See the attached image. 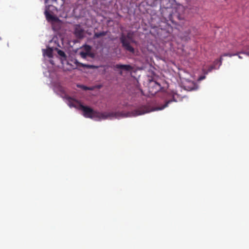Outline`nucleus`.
Returning a JSON list of instances; mask_svg holds the SVG:
<instances>
[{
  "mask_svg": "<svg viewBox=\"0 0 249 249\" xmlns=\"http://www.w3.org/2000/svg\"><path fill=\"white\" fill-rule=\"evenodd\" d=\"M45 15L48 20L53 21L56 20V18L53 15L50 14L49 11L47 10L45 12Z\"/></svg>",
  "mask_w": 249,
  "mask_h": 249,
  "instance_id": "1a4fd4ad",
  "label": "nucleus"
},
{
  "mask_svg": "<svg viewBox=\"0 0 249 249\" xmlns=\"http://www.w3.org/2000/svg\"><path fill=\"white\" fill-rule=\"evenodd\" d=\"M222 56H223L222 55V56L220 57V58L219 60H218V61H219V66H221V65H222V60H223V59H222Z\"/></svg>",
  "mask_w": 249,
  "mask_h": 249,
  "instance_id": "6ab92c4d",
  "label": "nucleus"
},
{
  "mask_svg": "<svg viewBox=\"0 0 249 249\" xmlns=\"http://www.w3.org/2000/svg\"><path fill=\"white\" fill-rule=\"evenodd\" d=\"M218 63H219L218 60H216L214 61L213 65L215 66Z\"/></svg>",
  "mask_w": 249,
  "mask_h": 249,
  "instance_id": "412c9836",
  "label": "nucleus"
},
{
  "mask_svg": "<svg viewBox=\"0 0 249 249\" xmlns=\"http://www.w3.org/2000/svg\"><path fill=\"white\" fill-rule=\"evenodd\" d=\"M147 87L149 93L151 95L156 94L161 88L160 85L154 77H151L148 79Z\"/></svg>",
  "mask_w": 249,
  "mask_h": 249,
  "instance_id": "7ed1b4c3",
  "label": "nucleus"
},
{
  "mask_svg": "<svg viewBox=\"0 0 249 249\" xmlns=\"http://www.w3.org/2000/svg\"><path fill=\"white\" fill-rule=\"evenodd\" d=\"M70 106L77 108L83 111L84 116L86 118L91 119L98 118L99 119H107L108 118H117L118 113L113 112H100L94 110L91 108L85 106L78 101L69 98Z\"/></svg>",
  "mask_w": 249,
  "mask_h": 249,
  "instance_id": "f257e3e1",
  "label": "nucleus"
},
{
  "mask_svg": "<svg viewBox=\"0 0 249 249\" xmlns=\"http://www.w3.org/2000/svg\"><path fill=\"white\" fill-rule=\"evenodd\" d=\"M114 68L127 71L133 70V67L130 65L117 64L114 66Z\"/></svg>",
  "mask_w": 249,
  "mask_h": 249,
  "instance_id": "423d86ee",
  "label": "nucleus"
},
{
  "mask_svg": "<svg viewBox=\"0 0 249 249\" xmlns=\"http://www.w3.org/2000/svg\"><path fill=\"white\" fill-rule=\"evenodd\" d=\"M57 53L63 59H66L67 56L65 54V53L61 50H57Z\"/></svg>",
  "mask_w": 249,
  "mask_h": 249,
  "instance_id": "9b49d317",
  "label": "nucleus"
},
{
  "mask_svg": "<svg viewBox=\"0 0 249 249\" xmlns=\"http://www.w3.org/2000/svg\"><path fill=\"white\" fill-rule=\"evenodd\" d=\"M215 66L214 65L210 66V68L208 69V71L209 72L211 71L213 69L215 68Z\"/></svg>",
  "mask_w": 249,
  "mask_h": 249,
  "instance_id": "f3484780",
  "label": "nucleus"
},
{
  "mask_svg": "<svg viewBox=\"0 0 249 249\" xmlns=\"http://www.w3.org/2000/svg\"><path fill=\"white\" fill-rule=\"evenodd\" d=\"M235 55H236V54L231 53H224L222 55V56L231 57V56Z\"/></svg>",
  "mask_w": 249,
  "mask_h": 249,
  "instance_id": "4468645a",
  "label": "nucleus"
},
{
  "mask_svg": "<svg viewBox=\"0 0 249 249\" xmlns=\"http://www.w3.org/2000/svg\"><path fill=\"white\" fill-rule=\"evenodd\" d=\"M120 41L122 44V46L126 51L133 54L135 53L134 48L130 45L126 36L123 35L120 38Z\"/></svg>",
  "mask_w": 249,
  "mask_h": 249,
  "instance_id": "39448f33",
  "label": "nucleus"
},
{
  "mask_svg": "<svg viewBox=\"0 0 249 249\" xmlns=\"http://www.w3.org/2000/svg\"><path fill=\"white\" fill-rule=\"evenodd\" d=\"M205 78V76H201V77H200L199 78V80H202L204 79Z\"/></svg>",
  "mask_w": 249,
  "mask_h": 249,
  "instance_id": "aec40b11",
  "label": "nucleus"
},
{
  "mask_svg": "<svg viewBox=\"0 0 249 249\" xmlns=\"http://www.w3.org/2000/svg\"><path fill=\"white\" fill-rule=\"evenodd\" d=\"M106 34H107V33L104 31L95 33L94 35V38H99L100 37L106 36Z\"/></svg>",
  "mask_w": 249,
  "mask_h": 249,
  "instance_id": "9d476101",
  "label": "nucleus"
},
{
  "mask_svg": "<svg viewBox=\"0 0 249 249\" xmlns=\"http://www.w3.org/2000/svg\"><path fill=\"white\" fill-rule=\"evenodd\" d=\"M215 66L214 65L210 66V68L208 69V71L209 72L211 71L213 69L215 68Z\"/></svg>",
  "mask_w": 249,
  "mask_h": 249,
  "instance_id": "a211bd4d",
  "label": "nucleus"
},
{
  "mask_svg": "<svg viewBox=\"0 0 249 249\" xmlns=\"http://www.w3.org/2000/svg\"><path fill=\"white\" fill-rule=\"evenodd\" d=\"M43 53L45 55H47L48 57L51 58L53 56V49L49 48L46 50H43Z\"/></svg>",
  "mask_w": 249,
  "mask_h": 249,
  "instance_id": "6e6552de",
  "label": "nucleus"
},
{
  "mask_svg": "<svg viewBox=\"0 0 249 249\" xmlns=\"http://www.w3.org/2000/svg\"><path fill=\"white\" fill-rule=\"evenodd\" d=\"M149 112L148 108L145 106H142L129 112L130 116H137Z\"/></svg>",
  "mask_w": 249,
  "mask_h": 249,
  "instance_id": "20e7f679",
  "label": "nucleus"
},
{
  "mask_svg": "<svg viewBox=\"0 0 249 249\" xmlns=\"http://www.w3.org/2000/svg\"><path fill=\"white\" fill-rule=\"evenodd\" d=\"M88 54H89V53H87V52H81L80 53V55H81V57L83 58H86L87 55Z\"/></svg>",
  "mask_w": 249,
  "mask_h": 249,
  "instance_id": "2eb2a0df",
  "label": "nucleus"
},
{
  "mask_svg": "<svg viewBox=\"0 0 249 249\" xmlns=\"http://www.w3.org/2000/svg\"><path fill=\"white\" fill-rule=\"evenodd\" d=\"M80 66H81L82 67H83L84 68H88V69H95V68H98L97 66H95L94 65L84 64H82V63H80Z\"/></svg>",
  "mask_w": 249,
  "mask_h": 249,
  "instance_id": "f8f14e48",
  "label": "nucleus"
},
{
  "mask_svg": "<svg viewBox=\"0 0 249 249\" xmlns=\"http://www.w3.org/2000/svg\"><path fill=\"white\" fill-rule=\"evenodd\" d=\"M184 7L182 5H178L172 9V12H170L168 18L173 23H179L184 20Z\"/></svg>",
  "mask_w": 249,
  "mask_h": 249,
  "instance_id": "f03ea898",
  "label": "nucleus"
},
{
  "mask_svg": "<svg viewBox=\"0 0 249 249\" xmlns=\"http://www.w3.org/2000/svg\"><path fill=\"white\" fill-rule=\"evenodd\" d=\"M173 101L176 102L177 101L175 99L174 95L172 96V98L171 99H169L167 100L165 102V104L164 105L163 108H164L168 106V105L170 104V103L172 102Z\"/></svg>",
  "mask_w": 249,
  "mask_h": 249,
  "instance_id": "ddd939ff",
  "label": "nucleus"
},
{
  "mask_svg": "<svg viewBox=\"0 0 249 249\" xmlns=\"http://www.w3.org/2000/svg\"><path fill=\"white\" fill-rule=\"evenodd\" d=\"M83 30L79 26L76 27L74 31V34L75 36L79 38L83 37Z\"/></svg>",
  "mask_w": 249,
  "mask_h": 249,
  "instance_id": "0eeeda50",
  "label": "nucleus"
},
{
  "mask_svg": "<svg viewBox=\"0 0 249 249\" xmlns=\"http://www.w3.org/2000/svg\"><path fill=\"white\" fill-rule=\"evenodd\" d=\"M81 87L82 88V89L85 90L91 89L90 88L83 85L81 86Z\"/></svg>",
  "mask_w": 249,
  "mask_h": 249,
  "instance_id": "dca6fc26",
  "label": "nucleus"
}]
</instances>
